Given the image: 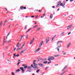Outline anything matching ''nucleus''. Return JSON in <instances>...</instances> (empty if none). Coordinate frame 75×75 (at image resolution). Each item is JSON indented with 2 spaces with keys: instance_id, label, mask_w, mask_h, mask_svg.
I'll return each mask as SVG.
<instances>
[{
  "instance_id": "f3484780",
  "label": "nucleus",
  "mask_w": 75,
  "mask_h": 75,
  "mask_svg": "<svg viewBox=\"0 0 75 75\" xmlns=\"http://www.w3.org/2000/svg\"><path fill=\"white\" fill-rule=\"evenodd\" d=\"M65 33L64 32H63L61 34H60V35H61L62 36H63V35H64V34Z\"/></svg>"
},
{
  "instance_id": "0eeeda50",
  "label": "nucleus",
  "mask_w": 75,
  "mask_h": 75,
  "mask_svg": "<svg viewBox=\"0 0 75 75\" xmlns=\"http://www.w3.org/2000/svg\"><path fill=\"white\" fill-rule=\"evenodd\" d=\"M71 45V43L70 42H69L67 46V48H69V47H70V45Z\"/></svg>"
},
{
  "instance_id": "f704fd0d",
  "label": "nucleus",
  "mask_w": 75,
  "mask_h": 75,
  "mask_svg": "<svg viewBox=\"0 0 75 75\" xmlns=\"http://www.w3.org/2000/svg\"><path fill=\"white\" fill-rule=\"evenodd\" d=\"M50 63H51V61H50L49 62H47V64H50Z\"/></svg>"
},
{
  "instance_id": "4be33fe9",
  "label": "nucleus",
  "mask_w": 75,
  "mask_h": 75,
  "mask_svg": "<svg viewBox=\"0 0 75 75\" xmlns=\"http://www.w3.org/2000/svg\"><path fill=\"white\" fill-rule=\"evenodd\" d=\"M47 61H45L44 62H43V63L44 64H47Z\"/></svg>"
},
{
  "instance_id": "de8ad7c7",
  "label": "nucleus",
  "mask_w": 75,
  "mask_h": 75,
  "mask_svg": "<svg viewBox=\"0 0 75 75\" xmlns=\"http://www.w3.org/2000/svg\"><path fill=\"white\" fill-rule=\"evenodd\" d=\"M57 48V50L58 51V52H59V48Z\"/></svg>"
},
{
  "instance_id": "338daca9",
  "label": "nucleus",
  "mask_w": 75,
  "mask_h": 75,
  "mask_svg": "<svg viewBox=\"0 0 75 75\" xmlns=\"http://www.w3.org/2000/svg\"><path fill=\"white\" fill-rule=\"evenodd\" d=\"M25 64H23L22 65V66L23 67H24V66H25Z\"/></svg>"
},
{
  "instance_id": "6e6d98bb",
  "label": "nucleus",
  "mask_w": 75,
  "mask_h": 75,
  "mask_svg": "<svg viewBox=\"0 0 75 75\" xmlns=\"http://www.w3.org/2000/svg\"><path fill=\"white\" fill-rule=\"evenodd\" d=\"M5 42V38H4V43Z\"/></svg>"
},
{
  "instance_id": "9b49d317",
  "label": "nucleus",
  "mask_w": 75,
  "mask_h": 75,
  "mask_svg": "<svg viewBox=\"0 0 75 75\" xmlns=\"http://www.w3.org/2000/svg\"><path fill=\"white\" fill-rule=\"evenodd\" d=\"M40 50V48H38V49L37 50H36V51H35V52H38V51H39Z\"/></svg>"
},
{
  "instance_id": "49530a36",
  "label": "nucleus",
  "mask_w": 75,
  "mask_h": 75,
  "mask_svg": "<svg viewBox=\"0 0 75 75\" xmlns=\"http://www.w3.org/2000/svg\"><path fill=\"white\" fill-rule=\"evenodd\" d=\"M12 75H14V73L13 72H12L11 73Z\"/></svg>"
},
{
  "instance_id": "2eb2a0df",
  "label": "nucleus",
  "mask_w": 75,
  "mask_h": 75,
  "mask_svg": "<svg viewBox=\"0 0 75 75\" xmlns=\"http://www.w3.org/2000/svg\"><path fill=\"white\" fill-rule=\"evenodd\" d=\"M28 72H32V71H33V70H32L31 69H30L28 70Z\"/></svg>"
},
{
  "instance_id": "c03bdc74",
  "label": "nucleus",
  "mask_w": 75,
  "mask_h": 75,
  "mask_svg": "<svg viewBox=\"0 0 75 75\" xmlns=\"http://www.w3.org/2000/svg\"><path fill=\"white\" fill-rule=\"evenodd\" d=\"M28 35H27L25 37L26 38H28Z\"/></svg>"
},
{
  "instance_id": "37998d69",
  "label": "nucleus",
  "mask_w": 75,
  "mask_h": 75,
  "mask_svg": "<svg viewBox=\"0 0 75 75\" xmlns=\"http://www.w3.org/2000/svg\"><path fill=\"white\" fill-rule=\"evenodd\" d=\"M40 30V28H38L36 30V31H38V30Z\"/></svg>"
},
{
  "instance_id": "4d7b16f0",
  "label": "nucleus",
  "mask_w": 75,
  "mask_h": 75,
  "mask_svg": "<svg viewBox=\"0 0 75 75\" xmlns=\"http://www.w3.org/2000/svg\"><path fill=\"white\" fill-rule=\"evenodd\" d=\"M71 32L69 33L68 34V35H69V34H71Z\"/></svg>"
},
{
  "instance_id": "0e129e2a",
  "label": "nucleus",
  "mask_w": 75,
  "mask_h": 75,
  "mask_svg": "<svg viewBox=\"0 0 75 75\" xmlns=\"http://www.w3.org/2000/svg\"><path fill=\"white\" fill-rule=\"evenodd\" d=\"M33 64H34V65H35V64H36L35 63V62H33Z\"/></svg>"
},
{
  "instance_id": "6e6552de",
  "label": "nucleus",
  "mask_w": 75,
  "mask_h": 75,
  "mask_svg": "<svg viewBox=\"0 0 75 75\" xmlns=\"http://www.w3.org/2000/svg\"><path fill=\"white\" fill-rule=\"evenodd\" d=\"M44 41H42L40 43V44L39 47H41V46H42V44H43V42Z\"/></svg>"
},
{
  "instance_id": "f03ea898",
  "label": "nucleus",
  "mask_w": 75,
  "mask_h": 75,
  "mask_svg": "<svg viewBox=\"0 0 75 75\" xmlns=\"http://www.w3.org/2000/svg\"><path fill=\"white\" fill-rule=\"evenodd\" d=\"M37 59H38V60L37 61H39L40 62H42L43 61L42 60H44L43 59H42L41 58H37Z\"/></svg>"
},
{
  "instance_id": "20e7f679",
  "label": "nucleus",
  "mask_w": 75,
  "mask_h": 75,
  "mask_svg": "<svg viewBox=\"0 0 75 75\" xmlns=\"http://www.w3.org/2000/svg\"><path fill=\"white\" fill-rule=\"evenodd\" d=\"M72 26V25L71 24L70 25H69L67 28V30H69V29H70V28H71V27Z\"/></svg>"
},
{
  "instance_id": "052dcab7",
  "label": "nucleus",
  "mask_w": 75,
  "mask_h": 75,
  "mask_svg": "<svg viewBox=\"0 0 75 75\" xmlns=\"http://www.w3.org/2000/svg\"><path fill=\"white\" fill-rule=\"evenodd\" d=\"M11 40H8V42H11Z\"/></svg>"
},
{
  "instance_id": "5fc2aeb1",
  "label": "nucleus",
  "mask_w": 75,
  "mask_h": 75,
  "mask_svg": "<svg viewBox=\"0 0 75 75\" xmlns=\"http://www.w3.org/2000/svg\"><path fill=\"white\" fill-rule=\"evenodd\" d=\"M7 42H8V41H5V43L6 44H7Z\"/></svg>"
},
{
  "instance_id": "bb28decb",
  "label": "nucleus",
  "mask_w": 75,
  "mask_h": 75,
  "mask_svg": "<svg viewBox=\"0 0 75 75\" xmlns=\"http://www.w3.org/2000/svg\"><path fill=\"white\" fill-rule=\"evenodd\" d=\"M2 21H1V22L0 23V26H1V25H2Z\"/></svg>"
},
{
  "instance_id": "a19ab883",
  "label": "nucleus",
  "mask_w": 75,
  "mask_h": 75,
  "mask_svg": "<svg viewBox=\"0 0 75 75\" xmlns=\"http://www.w3.org/2000/svg\"><path fill=\"white\" fill-rule=\"evenodd\" d=\"M33 42L31 40V42H30V44H32V43H33Z\"/></svg>"
},
{
  "instance_id": "f257e3e1",
  "label": "nucleus",
  "mask_w": 75,
  "mask_h": 75,
  "mask_svg": "<svg viewBox=\"0 0 75 75\" xmlns=\"http://www.w3.org/2000/svg\"><path fill=\"white\" fill-rule=\"evenodd\" d=\"M34 69H38V64H34Z\"/></svg>"
},
{
  "instance_id": "423d86ee",
  "label": "nucleus",
  "mask_w": 75,
  "mask_h": 75,
  "mask_svg": "<svg viewBox=\"0 0 75 75\" xmlns=\"http://www.w3.org/2000/svg\"><path fill=\"white\" fill-rule=\"evenodd\" d=\"M50 40V38L49 37H47L46 39V44L48 43V42L49 41V40Z\"/></svg>"
},
{
  "instance_id": "ddd939ff",
  "label": "nucleus",
  "mask_w": 75,
  "mask_h": 75,
  "mask_svg": "<svg viewBox=\"0 0 75 75\" xmlns=\"http://www.w3.org/2000/svg\"><path fill=\"white\" fill-rule=\"evenodd\" d=\"M16 46L17 47H20V44L19 43H18Z\"/></svg>"
},
{
  "instance_id": "e433bc0d",
  "label": "nucleus",
  "mask_w": 75,
  "mask_h": 75,
  "mask_svg": "<svg viewBox=\"0 0 75 75\" xmlns=\"http://www.w3.org/2000/svg\"><path fill=\"white\" fill-rule=\"evenodd\" d=\"M49 67H46V68L45 69V70H47V69H48Z\"/></svg>"
},
{
  "instance_id": "7c9ffc66",
  "label": "nucleus",
  "mask_w": 75,
  "mask_h": 75,
  "mask_svg": "<svg viewBox=\"0 0 75 75\" xmlns=\"http://www.w3.org/2000/svg\"><path fill=\"white\" fill-rule=\"evenodd\" d=\"M54 56L55 57H57L58 56H59V55H54Z\"/></svg>"
},
{
  "instance_id": "2f4dec72",
  "label": "nucleus",
  "mask_w": 75,
  "mask_h": 75,
  "mask_svg": "<svg viewBox=\"0 0 75 75\" xmlns=\"http://www.w3.org/2000/svg\"><path fill=\"white\" fill-rule=\"evenodd\" d=\"M27 50V48H26V49L24 50L23 51V52H25V51H26Z\"/></svg>"
},
{
  "instance_id": "603ef678",
  "label": "nucleus",
  "mask_w": 75,
  "mask_h": 75,
  "mask_svg": "<svg viewBox=\"0 0 75 75\" xmlns=\"http://www.w3.org/2000/svg\"><path fill=\"white\" fill-rule=\"evenodd\" d=\"M7 21H6L4 22V24H6V22Z\"/></svg>"
},
{
  "instance_id": "bf43d9fd",
  "label": "nucleus",
  "mask_w": 75,
  "mask_h": 75,
  "mask_svg": "<svg viewBox=\"0 0 75 75\" xmlns=\"http://www.w3.org/2000/svg\"><path fill=\"white\" fill-rule=\"evenodd\" d=\"M74 1V0H70V2H72V1Z\"/></svg>"
},
{
  "instance_id": "79ce46f5",
  "label": "nucleus",
  "mask_w": 75,
  "mask_h": 75,
  "mask_svg": "<svg viewBox=\"0 0 75 75\" xmlns=\"http://www.w3.org/2000/svg\"><path fill=\"white\" fill-rule=\"evenodd\" d=\"M24 37V35H22L21 36V38H23V37Z\"/></svg>"
},
{
  "instance_id": "aec40b11",
  "label": "nucleus",
  "mask_w": 75,
  "mask_h": 75,
  "mask_svg": "<svg viewBox=\"0 0 75 75\" xmlns=\"http://www.w3.org/2000/svg\"><path fill=\"white\" fill-rule=\"evenodd\" d=\"M40 71V69H39L37 70L36 71V72H37V73H38V72H39V71Z\"/></svg>"
},
{
  "instance_id": "dca6fc26",
  "label": "nucleus",
  "mask_w": 75,
  "mask_h": 75,
  "mask_svg": "<svg viewBox=\"0 0 75 75\" xmlns=\"http://www.w3.org/2000/svg\"><path fill=\"white\" fill-rule=\"evenodd\" d=\"M52 14H51L50 16V18H52L53 17Z\"/></svg>"
},
{
  "instance_id": "6ab92c4d",
  "label": "nucleus",
  "mask_w": 75,
  "mask_h": 75,
  "mask_svg": "<svg viewBox=\"0 0 75 75\" xmlns=\"http://www.w3.org/2000/svg\"><path fill=\"white\" fill-rule=\"evenodd\" d=\"M20 8L21 10H23V6H21L20 7Z\"/></svg>"
},
{
  "instance_id": "c9c22d12",
  "label": "nucleus",
  "mask_w": 75,
  "mask_h": 75,
  "mask_svg": "<svg viewBox=\"0 0 75 75\" xmlns=\"http://www.w3.org/2000/svg\"><path fill=\"white\" fill-rule=\"evenodd\" d=\"M24 45H23L21 47V48H23V47H24Z\"/></svg>"
},
{
  "instance_id": "1a4fd4ad",
  "label": "nucleus",
  "mask_w": 75,
  "mask_h": 75,
  "mask_svg": "<svg viewBox=\"0 0 75 75\" xmlns=\"http://www.w3.org/2000/svg\"><path fill=\"white\" fill-rule=\"evenodd\" d=\"M20 69L22 71V72H23V73H24V68L20 67Z\"/></svg>"
},
{
  "instance_id": "c756f323",
  "label": "nucleus",
  "mask_w": 75,
  "mask_h": 75,
  "mask_svg": "<svg viewBox=\"0 0 75 75\" xmlns=\"http://www.w3.org/2000/svg\"><path fill=\"white\" fill-rule=\"evenodd\" d=\"M24 52L23 51V50L22 51H21L20 52V54H22V53H23Z\"/></svg>"
},
{
  "instance_id": "680f3d73",
  "label": "nucleus",
  "mask_w": 75,
  "mask_h": 75,
  "mask_svg": "<svg viewBox=\"0 0 75 75\" xmlns=\"http://www.w3.org/2000/svg\"><path fill=\"white\" fill-rule=\"evenodd\" d=\"M52 8H55V6H52Z\"/></svg>"
},
{
  "instance_id": "a211bd4d",
  "label": "nucleus",
  "mask_w": 75,
  "mask_h": 75,
  "mask_svg": "<svg viewBox=\"0 0 75 75\" xmlns=\"http://www.w3.org/2000/svg\"><path fill=\"white\" fill-rule=\"evenodd\" d=\"M38 27V25H36L35 26H33V28H36V27Z\"/></svg>"
},
{
  "instance_id": "a18cd8bd",
  "label": "nucleus",
  "mask_w": 75,
  "mask_h": 75,
  "mask_svg": "<svg viewBox=\"0 0 75 75\" xmlns=\"http://www.w3.org/2000/svg\"><path fill=\"white\" fill-rule=\"evenodd\" d=\"M66 54H67V53L66 52H65L63 53V55H66Z\"/></svg>"
},
{
  "instance_id": "412c9836",
  "label": "nucleus",
  "mask_w": 75,
  "mask_h": 75,
  "mask_svg": "<svg viewBox=\"0 0 75 75\" xmlns=\"http://www.w3.org/2000/svg\"><path fill=\"white\" fill-rule=\"evenodd\" d=\"M10 33H8V35H7V36L6 37V39H7V37L8 36V35H10Z\"/></svg>"
},
{
  "instance_id": "9d476101",
  "label": "nucleus",
  "mask_w": 75,
  "mask_h": 75,
  "mask_svg": "<svg viewBox=\"0 0 75 75\" xmlns=\"http://www.w3.org/2000/svg\"><path fill=\"white\" fill-rule=\"evenodd\" d=\"M60 6H62L63 8H65V7L64 6H65V5H63V3H62L60 5Z\"/></svg>"
},
{
  "instance_id": "393cba45",
  "label": "nucleus",
  "mask_w": 75,
  "mask_h": 75,
  "mask_svg": "<svg viewBox=\"0 0 75 75\" xmlns=\"http://www.w3.org/2000/svg\"><path fill=\"white\" fill-rule=\"evenodd\" d=\"M21 48H18L17 49V50H18V51H19V50H21Z\"/></svg>"
},
{
  "instance_id": "7ed1b4c3",
  "label": "nucleus",
  "mask_w": 75,
  "mask_h": 75,
  "mask_svg": "<svg viewBox=\"0 0 75 75\" xmlns=\"http://www.w3.org/2000/svg\"><path fill=\"white\" fill-rule=\"evenodd\" d=\"M38 65L40 67H44V64L42 63H39L38 64Z\"/></svg>"
},
{
  "instance_id": "13d9d810",
  "label": "nucleus",
  "mask_w": 75,
  "mask_h": 75,
  "mask_svg": "<svg viewBox=\"0 0 75 75\" xmlns=\"http://www.w3.org/2000/svg\"><path fill=\"white\" fill-rule=\"evenodd\" d=\"M38 15H37L35 17V18H38Z\"/></svg>"
},
{
  "instance_id": "39448f33",
  "label": "nucleus",
  "mask_w": 75,
  "mask_h": 75,
  "mask_svg": "<svg viewBox=\"0 0 75 75\" xmlns=\"http://www.w3.org/2000/svg\"><path fill=\"white\" fill-rule=\"evenodd\" d=\"M48 58L52 60H54V59H55V58H54V57H49Z\"/></svg>"
},
{
  "instance_id": "e2e57ef3",
  "label": "nucleus",
  "mask_w": 75,
  "mask_h": 75,
  "mask_svg": "<svg viewBox=\"0 0 75 75\" xmlns=\"http://www.w3.org/2000/svg\"><path fill=\"white\" fill-rule=\"evenodd\" d=\"M61 3V1H59L58 2V3Z\"/></svg>"
},
{
  "instance_id": "4c0bfd02",
  "label": "nucleus",
  "mask_w": 75,
  "mask_h": 75,
  "mask_svg": "<svg viewBox=\"0 0 75 75\" xmlns=\"http://www.w3.org/2000/svg\"><path fill=\"white\" fill-rule=\"evenodd\" d=\"M59 6H60L59 5V4H58L57 5V6H56V7H59Z\"/></svg>"
},
{
  "instance_id": "864d4df0",
  "label": "nucleus",
  "mask_w": 75,
  "mask_h": 75,
  "mask_svg": "<svg viewBox=\"0 0 75 75\" xmlns=\"http://www.w3.org/2000/svg\"><path fill=\"white\" fill-rule=\"evenodd\" d=\"M24 68H27V66H26L24 67Z\"/></svg>"
},
{
  "instance_id": "09e8293b",
  "label": "nucleus",
  "mask_w": 75,
  "mask_h": 75,
  "mask_svg": "<svg viewBox=\"0 0 75 75\" xmlns=\"http://www.w3.org/2000/svg\"><path fill=\"white\" fill-rule=\"evenodd\" d=\"M22 40V38H21V39L20 40H19V42H20Z\"/></svg>"
},
{
  "instance_id": "58836bf2",
  "label": "nucleus",
  "mask_w": 75,
  "mask_h": 75,
  "mask_svg": "<svg viewBox=\"0 0 75 75\" xmlns=\"http://www.w3.org/2000/svg\"><path fill=\"white\" fill-rule=\"evenodd\" d=\"M54 37H53L52 39V41H53L54 40Z\"/></svg>"
},
{
  "instance_id": "b1692460",
  "label": "nucleus",
  "mask_w": 75,
  "mask_h": 75,
  "mask_svg": "<svg viewBox=\"0 0 75 75\" xmlns=\"http://www.w3.org/2000/svg\"><path fill=\"white\" fill-rule=\"evenodd\" d=\"M67 67H68V66H66L64 68V69H65L67 68Z\"/></svg>"
},
{
  "instance_id": "cd10ccee",
  "label": "nucleus",
  "mask_w": 75,
  "mask_h": 75,
  "mask_svg": "<svg viewBox=\"0 0 75 75\" xmlns=\"http://www.w3.org/2000/svg\"><path fill=\"white\" fill-rule=\"evenodd\" d=\"M15 71L16 72H19V71H20V69H18V70H16Z\"/></svg>"
},
{
  "instance_id": "3c124183",
  "label": "nucleus",
  "mask_w": 75,
  "mask_h": 75,
  "mask_svg": "<svg viewBox=\"0 0 75 75\" xmlns=\"http://www.w3.org/2000/svg\"><path fill=\"white\" fill-rule=\"evenodd\" d=\"M31 18H33V17H34V16H32L31 17Z\"/></svg>"
},
{
  "instance_id": "f8f14e48",
  "label": "nucleus",
  "mask_w": 75,
  "mask_h": 75,
  "mask_svg": "<svg viewBox=\"0 0 75 75\" xmlns=\"http://www.w3.org/2000/svg\"><path fill=\"white\" fill-rule=\"evenodd\" d=\"M61 42V41H58L57 42V43L56 45L57 46H58L59 44V42Z\"/></svg>"
},
{
  "instance_id": "c85d7f7f",
  "label": "nucleus",
  "mask_w": 75,
  "mask_h": 75,
  "mask_svg": "<svg viewBox=\"0 0 75 75\" xmlns=\"http://www.w3.org/2000/svg\"><path fill=\"white\" fill-rule=\"evenodd\" d=\"M31 30V28H30V29H29L28 30V31L26 32V33H28V31H30V30Z\"/></svg>"
},
{
  "instance_id": "774afa93",
  "label": "nucleus",
  "mask_w": 75,
  "mask_h": 75,
  "mask_svg": "<svg viewBox=\"0 0 75 75\" xmlns=\"http://www.w3.org/2000/svg\"><path fill=\"white\" fill-rule=\"evenodd\" d=\"M24 9H26V7H23Z\"/></svg>"
},
{
  "instance_id": "72a5a7b5",
  "label": "nucleus",
  "mask_w": 75,
  "mask_h": 75,
  "mask_svg": "<svg viewBox=\"0 0 75 75\" xmlns=\"http://www.w3.org/2000/svg\"><path fill=\"white\" fill-rule=\"evenodd\" d=\"M34 40H35L34 38H33L32 40H31V41H33V42H34Z\"/></svg>"
},
{
  "instance_id": "a878e982",
  "label": "nucleus",
  "mask_w": 75,
  "mask_h": 75,
  "mask_svg": "<svg viewBox=\"0 0 75 75\" xmlns=\"http://www.w3.org/2000/svg\"><path fill=\"white\" fill-rule=\"evenodd\" d=\"M28 69H31V68H32V67H28Z\"/></svg>"
},
{
  "instance_id": "4468645a",
  "label": "nucleus",
  "mask_w": 75,
  "mask_h": 75,
  "mask_svg": "<svg viewBox=\"0 0 75 75\" xmlns=\"http://www.w3.org/2000/svg\"><path fill=\"white\" fill-rule=\"evenodd\" d=\"M7 61H8V64H11V61H10V60L8 59Z\"/></svg>"
},
{
  "instance_id": "473e14b6",
  "label": "nucleus",
  "mask_w": 75,
  "mask_h": 75,
  "mask_svg": "<svg viewBox=\"0 0 75 75\" xmlns=\"http://www.w3.org/2000/svg\"><path fill=\"white\" fill-rule=\"evenodd\" d=\"M31 67H33V68H34V67L33 66V64H31Z\"/></svg>"
},
{
  "instance_id": "8fccbe9b",
  "label": "nucleus",
  "mask_w": 75,
  "mask_h": 75,
  "mask_svg": "<svg viewBox=\"0 0 75 75\" xmlns=\"http://www.w3.org/2000/svg\"><path fill=\"white\" fill-rule=\"evenodd\" d=\"M27 26L26 25L25 26V29H27Z\"/></svg>"
},
{
  "instance_id": "69168bd1",
  "label": "nucleus",
  "mask_w": 75,
  "mask_h": 75,
  "mask_svg": "<svg viewBox=\"0 0 75 75\" xmlns=\"http://www.w3.org/2000/svg\"><path fill=\"white\" fill-rule=\"evenodd\" d=\"M16 53L14 54H13V56H16Z\"/></svg>"
},
{
  "instance_id": "5701e85b",
  "label": "nucleus",
  "mask_w": 75,
  "mask_h": 75,
  "mask_svg": "<svg viewBox=\"0 0 75 75\" xmlns=\"http://www.w3.org/2000/svg\"><path fill=\"white\" fill-rule=\"evenodd\" d=\"M61 46H58L57 48H61Z\"/></svg>"
},
{
  "instance_id": "ea45409f",
  "label": "nucleus",
  "mask_w": 75,
  "mask_h": 75,
  "mask_svg": "<svg viewBox=\"0 0 75 75\" xmlns=\"http://www.w3.org/2000/svg\"><path fill=\"white\" fill-rule=\"evenodd\" d=\"M16 57H19V54H18L16 55H15Z\"/></svg>"
}]
</instances>
